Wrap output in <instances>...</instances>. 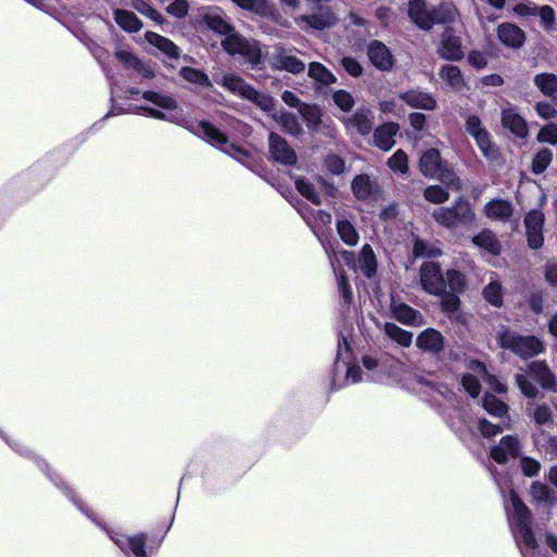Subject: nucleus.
Returning a JSON list of instances; mask_svg holds the SVG:
<instances>
[{
  "mask_svg": "<svg viewBox=\"0 0 557 557\" xmlns=\"http://www.w3.org/2000/svg\"><path fill=\"white\" fill-rule=\"evenodd\" d=\"M408 14L411 21L421 29H430L433 26V10H429L423 0H410Z\"/></svg>",
  "mask_w": 557,
  "mask_h": 557,
  "instance_id": "obj_21",
  "label": "nucleus"
},
{
  "mask_svg": "<svg viewBox=\"0 0 557 557\" xmlns=\"http://www.w3.org/2000/svg\"><path fill=\"white\" fill-rule=\"evenodd\" d=\"M419 278L425 293L440 296L445 292L446 281L440 264L433 261L423 262L419 270Z\"/></svg>",
  "mask_w": 557,
  "mask_h": 557,
  "instance_id": "obj_9",
  "label": "nucleus"
},
{
  "mask_svg": "<svg viewBox=\"0 0 557 557\" xmlns=\"http://www.w3.org/2000/svg\"><path fill=\"white\" fill-rule=\"evenodd\" d=\"M334 103L345 112L352 109L355 104L354 97L346 90L339 89L333 94Z\"/></svg>",
  "mask_w": 557,
  "mask_h": 557,
  "instance_id": "obj_56",
  "label": "nucleus"
},
{
  "mask_svg": "<svg viewBox=\"0 0 557 557\" xmlns=\"http://www.w3.org/2000/svg\"><path fill=\"white\" fill-rule=\"evenodd\" d=\"M215 83L224 87L231 94L251 101L263 111H271L274 107L272 97L256 90L251 85L246 83L244 78L236 74H224L215 78Z\"/></svg>",
  "mask_w": 557,
  "mask_h": 557,
  "instance_id": "obj_2",
  "label": "nucleus"
},
{
  "mask_svg": "<svg viewBox=\"0 0 557 557\" xmlns=\"http://www.w3.org/2000/svg\"><path fill=\"white\" fill-rule=\"evenodd\" d=\"M502 125L517 137L525 138L528 136L524 119L510 104L502 109Z\"/></svg>",
  "mask_w": 557,
  "mask_h": 557,
  "instance_id": "obj_20",
  "label": "nucleus"
},
{
  "mask_svg": "<svg viewBox=\"0 0 557 557\" xmlns=\"http://www.w3.org/2000/svg\"><path fill=\"white\" fill-rule=\"evenodd\" d=\"M544 220V213L536 209L529 211L524 218L528 245L531 249H539L543 245Z\"/></svg>",
  "mask_w": 557,
  "mask_h": 557,
  "instance_id": "obj_12",
  "label": "nucleus"
},
{
  "mask_svg": "<svg viewBox=\"0 0 557 557\" xmlns=\"http://www.w3.org/2000/svg\"><path fill=\"white\" fill-rule=\"evenodd\" d=\"M351 189L358 199H367L372 190L370 177L364 174L356 176L351 183Z\"/></svg>",
  "mask_w": 557,
  "mask_h": 557,
  "instance_id": "obj_46",
  "label": "nucleus"
},
{
  "mask_svg": "<svg viewBox=\"0 0 557 557\" xmlns=\"http://www.w3.org/2000/svg\"><path fill=\"white\" fill-rule=\"evenodd\" d=\"M143 97L145 100L160 108L140 107L139 110L144 111L148 116L183 126L248 169H252V159L246 150L230 143L226 135L211 123L207 121L190 122L185 119L173 97L156 91H145Z\"/></svg>",
  "mask_w": 557,
  "mask_h": 557,
  "instance_id": "obj_1",
  "label": "nucleus"
},
{
  "mask_svg": "<svg viewBox=\"0 0 557 557\" xmlns=\"http://www.w3.org/2000/svg\"><path fill=\"white\" fill-rule=\"evenodd\" d=\"M132 7L141 15L152 20L158 24H162L164 22V18L161 15V13H159L145 0H133Z\"/></svg>",
  "mask_w": 557,
  "mask_h": 557,
  "instance_id": "obj_50",
  "label": "nucleus"
},
{
  "mask_svg": "<svg viewBox=\"0 0 557 557\" xmlns=\"http://www.w3.org/2000/svg\"><path fill=\"white\" fill-rule=\"evenodd\" d=\"M387 165L394 172L406 174L408 172V157L407 153L398 149L387 161Z\"/></svg>",
  "mask_w": 557,
  "mask_h": 557,
  "instance_id": "obj_51",
  "label": "nucleus"
},
{
  "mask_svg": "<svg viewBox=\"0 0 557 557\" xmlns=\"http://www.w3.org/2000/svg\"><path fill=\"white\" fill-rule=\"evenodd\" d=\"M434 178L454 189H460L462 187L461 180L446 162L442 168H440V171Z\"/></svg>",
  "mask_w": 557,
  "mask_h": 557,
  "instance_id": "obj_45",
  "label": "nucleus"
},
{
  "mask_svg": "<svg viewBox=\"0 0 557 557\" xmlns=\"http://www.w3.org/2000/svg\"><path fill=\"white\" fill-rule=\"evenodd\" d=\"M399 97L408 106L416 109L433 110L436 106V101L433 96L420 89L408 90L400 94Z\"/></svg>",
  "mask_w": 557,
  "mask_h": 557,
  "instance_id": "obj_24",
  "label": "nucleus"
},
{
  "mask_svg": "<svg viewBox=\"0 0 557 557\" xmlns=\"http://www.w3.org/2000/svg\"><path fill=\"white\" fill-rule=\"evenodd\" d=\"M484 298L491 305L500 307L503 305L502 286L497 280L491 277V282L483 290Z\"/></svg>",
  "mask_w": 557,
  "mask_h": 557,
  "instance_id": "obj_48",
  "label": "nucleus"
},
{
  "mask_svg": "<svg viewBox=\"0 0 557 557\" xmlns=\"http://www.w3.org/2000/svg\"><path fill=\"white\" fill-rule=\"evenodd\" d=\"M295 185L297 190L309 201L314 205L321 203L320 194L315 190L314 186L309 181L305 178H297Z\"/></svg>",
  "mask_w": 557,
  "mask_h": 557,
  "instance_id": "obj_49",
  "label": "nucleus"
},
{
  "mask_svg": "<svg viewBox=\"0 0 557 557\" xmlns=\"http://www.w3.org/2000/svg\"><path fill=\"white\" fill-rule=\"evenodd\" d=\"M528 373L535 379L544 389L556 392L555 375L544 361H533L528 366Z\"/></svg>",
  "mask_w": 557,
  "mask_h": 557,
  "instance_id": "obj_22",
  "label": "nucleus"
},
{
  "mask_svg": "<svg viewBox=\"0 0 557 557\" xmlns=\"http://www.w3.org/2000/svg\"><path fill=\"white\" fill-rule=\"evenodd\" d=\"M498 342L503 348L510 349L521 358H532L545 350V344L536 336L518 335L508 329L498 333Z\"/></svg>",
  "mask_w": 557,
  "mask_h": 557,
  "instance_id": "obj_3",
  "label": "nucleus"
},
{
  "mask_svg": "<svg viewBox=\"0 0 557 557\" xmlns=\"http://www.w3.org/2000/svg\"><path fill=\"white\" fill-rule=\"evenodd\" d=\"M413 255L417 258H435L442 255V250L436 244L416 238L413 244Z\"/></svg>",
  "mask_w": 557,
  "mask_h": 557,
  "instance_id": "obj_42",
  "label": "nucleus"
},
{
  "mask_svg": "<svg viewBox=\"0 0 557 557\" xmlns=\"http://www.w3.org/2000/svg\"><path fill=\"white\" fill-rule=\"evenodd\" d=\"M107 533L125 554L132 553L135 557H147L146 536L144 534L127 536L114 530H107Z\"/></svg>",
  "mask_w": 557,
  "mask_h": 557,
  "instance_id": "obj_11",
  "label": "nucleus"
},
{
  "mask_svg": "<svg viewBox=\"0 0 557 557\" xmlns=\"http://www.w3.org/2000/svg\"><path fill=\"white\" fill-rule=\"evenodd\" d=\"M449 292L459 293L465 286V275L457 270H448L444 276Z\"/></svg>",
  "mask_w": 557,
  "mask_h": 557,
  "instance_id": "obj_54",
  "label": "nucleus"
},
{
  "mask_svg": "<svg viewBox=\"0 0 557 557\" xmlns=\"http://www.w3.org/2000/svg\"><path fill=\"white\" fill-rule=\"evenodd\" d=\"M469 373L462 377V386L472 397H476L481 391L480 381L490 385L497 393H505L506 386L498 379L486 371L485 366L476 360L468 363Z\"/></svg>",
  "mask_w": 557,
  "mask_h": 557,
  "instance_id": "obj_5",
  "label": "nucleus"
},
{
  "mask_svg": "<svg viewBox=\"0 0 557 557\" xmlns=\"http://www.w3.org/2000/svg\"><path fill=\"white\" fill-rule=\"evenodd\" d=\"M516 383L521 391V393L528 398L536 397L539 389L537 387L529 380L528 375L518 373L516 374Z\"/></svg>",
  "mask_w": 557,
  "mask_h": 557,
  "instance_id": "obj_55",
  "label": "nucleus"
},
{
  "mask_svg": "<svg viewBox=\"0 0 557 557\" xmlns=\"http://www.w3.org/2000/svg\"><path fill=\"white\" fill-rule=\"evenodd\" d=\"M441 296H442L441 307H442L443 311H445L447 313H451L458 309L460 300H459V297L457 296V293L443 292V294Z\"/></svg>",
  "mask_w": 557,
  "mask_h": 557,
  "instance_id": "obj_58",
  "label": "nucleus"
},
{
  "mask_svg": "<svg viewBox=\"0 0 557 557\" xmlns=\"http://www.w3.org/2000/svg\"><path fill=\"white\" fill-rule=\"evenodd\" d=\"M114 21L122 29L128 33H137L143 27V23L137 15L127 10L116 9L114 11Z\"/></svg>",
  "mask_w": 557,
  "mask_h": 557,
  "instance_id": "obj_32",
  "label": "nucleus"
},
{
  "mask_svg": "<svg viewBox=\"0 0 557 557\" xmlns=\"http://www.w3.org/2000/svg\"><path fill=\"white\" fill-rule=\"evenodd\" d=\"M473 244L493 256H498L502 250V245L496 238L495 234L490 230H484L472 239Z\"/></svg>",
  "mask_w": 557,
  "mask_h": 557,
  "instance_id": "obj_33",
  "label": "nucleus"
},
{
  "mask_svg": "<svg viewBox=\"0 0 557 557\" xmlns=\"http://www.w3.org/2000/svg\"><path fill=\"white\" fill-rule=\"evenodd\" d=\"M552 159H553V152L550 149H547V148L541 149L533 159V163H532L533 172L536 174L543 173L550 164Z\"/></svg>",
  "mask_w": 557,
  "mask_h": 557,
  "instance_id": "obj_52",
  "label": "nucleus"
},
{
  "mask_svg": "<svg viewBox=\"0 0 557 557\" xmlns=\"http://www.w3.org/2000/svg\"><path fill=\"white\" fill-rule=\"evenodd\" d=\"M188 3L186 0H173L168 7L166 12L177 18L185 17L188 14Z\"/></svg>",
  "mask_w": 557,
  "mask_h": 557,
  "instance_id": "obj_62",
  "label": "nucleus"
},
{
  "mask_svg": "<svg viewBox=\"0 0 557 557\" xmlns=\"http://www.w3.org/2000/svg\"><path fill=\"white\" fill-rule=\"evenodd\" d=\"M343 373L346 383H359L362 381L360 367L350 364V347L346 338L338 342L337 358L335 361V374Z\"/></svg>",
  "mask_w": 557,
  "mask_h": 557,
  "instance_id": "obj_10",
  "label": "nucleus"
},
{
  "mask_svg": "<svg viewBox=\"0 0 557 557\" xmlns=\"http://www.w3.org/2000/svg\"><path fill=\"white\" fill-rule=\"evenodd\" d=\"M424 197L432 203H443L448 200L449 193L438 185H432L425 188Z\"/></svg>",
  "mask_w": 557,
  "mask_h": 557,
  "instance_id": "obj_53",
  "label": "nucleus"
},
{
  "mask_svg": "<svg viewBox=\"0 0 557 557\" xmlns=\"http://www.w3.org/2000/svg\"><path fill=\"white\" fill-rule=\"evenodd\" d=\"M337 233L341 239L348 246H356L359 242V235L355 226L347 220L337 222Z\"/></svg>",
  "mask_w": 557,
  "mask_h": 557,
  "instance_id": "obj_44",
  "label": "nucleus"
},
{
  "mask_svg": "<svg viewBox=\"0 0 557 557\" xmlns=\"http://www.w3.org/2000/svg\"><path fill=\"white\" fill-rule=\"evenodd\" d=\"M465 127L467 133L475 140L483 156L488 160H495L498 152L491 141V135L483 126L481 119L475 114H468L466 116Z\"/></svg>",
  "mask_w": 557,
  "mask_h": 557,
  "instance_id": "obj_8",
  "label": "nucleus"
},
{
  "mask_svg": "<svg viewBox=\"0 0 557 557\" xmlns=\"http://www.w3.org/2000/svg\"><path fill=\"white\" fill-rule=\"evenodd\" d=\"M539 141L550 145L557 144V125L549 123L541 128L537 135Z\"/></svg>",
  "mask_w": 557,
  "mask_h": 557,
  "instance_id": "obj_61",
  "label": "nucleus"
},
{
  "mask_svg": "<svg viewBox=\"0 0 557 557\" xmlns=\"http://www.w3.org/2000/svg\"><path fill=\"white\" fill-rule=\"evenodd\" d=\"M368 57L371 63L381 71H389L394 65V58L389 49L379 40H372L369 44Z\"/></svg>",
  "mask_w": 557,
  "mask_h": 557,
  "instance_id": "obj_19",
  "label": "nucleus"
},
{
  "mask_svg": "<svg viewBox=\"0 0 557 557\" xmlns=\"http://www.w3.org/2000/svg\"><path fill=\"white\" fill-rule=\"evenodd\" d=\"M207 26L216 34L228 36L233 30V26L225 21L220 14H207L205 16Z\"/></svg>",
  "mask_w": 557,
  "mask_h": 557,
  "instance_id": "obj_41",
  "label": "nucleus"
},
{
  "mask_svg": "<svg viewBox=\"0 0 557 557\" xmlns=\"http://www.w3.org/2000/svg\"><path fill=\"white\" fill-rule=\"evenodd\" d=\"M479 431L484 437H492L497 434H499L503 429H506L504 426V423L502 425L493 424L486 419H481L478 424Z\"/></svg>",
  "mask_w": 557,
  "mask_h": 557,
  "instance_id": "obj_63",
  "label": "nucleus"
},
{
  "mask_svg": "<svg viewBox=\"0 0 557 557\" xmlns=\"http://www.w3.org/2000/svg\"><path fill=\"white\" fill-rule=\"evenodd\" d=\"M236 5L244 10L265 16L272 13L271 5L265 0H232Z\"/></svg>",
  "mask_w": 557,
  "mask_h": 557,
  "instance_id": "obj_43",
  "label": "nucleus"
},
{
  "mask_svg": "<svg viewBox=\"0 0 557 557\" xmlns=\"http://www.w3.org/2000/svg\"><path fill=\"white\" fill-rule=\"evenodd\" d=\"M483 408L492 416L504 419V426L510 429L508 406L495 395L486 393L482 399Z\"/></svg>",
  "mask_w": 557,
  "mask_h": 557,
  "instance_id": "obj_31",
  "label": "nucleus"
},
{
  "mask_svg": "<svg viewBox=\"0 0 557 557\" xmlns=\"http://www.w3.org/2000/svg\"><path fill=\"white\" fill-rule=\"evenodd\" d=\"M521 445L516 435H506L502 437L498 445L492 447L491 458L498 463H505L511 458L520 455Z\"/></svg>",
  "mask_w": 557,
  "mask_h": 557,
  "instance_id": "obj_17",
  "label": "nucleus"
},
{
  "mask_svg": "<svg viewBox=\"0 0 557 557\" xmlns=\"http://www.w3.org/2000/svg\"><path fill=\"white\" fill-rule=\"evenodd\" d=\"M308 75L320 86H330L336 82L335 75L319 62L309 64Z\"/></svg>",
  "mask_w": 557,
  "mask_h": 557,
  "instance_id": "obj_34",
  "label": "nucleus"
},
{
  "mask_svg": "<svg viewBox=\"0 0 557 557\" xmlns=\"http://www.w3.org/2000/svg\"><path fill=\"white\" fill-rule=\"evenodd\" d=\"M444 163L437 149H429L421 156L419 168L424 176L434 178Z\"/></svg>",
  "mask_w": 557,
  "mask_h": 557,
  "instance_id": "obj_28",
  "label": "nucleus"
},
{
  "mask_svg": "<svg viewBox=\"0 0 557 557\" xmlns=\"http://www.w3.org/2000/svg\"><path fill=\"white\" fill-rule=\"evenodd\" d=\"M146 40L170 59L177 60L181 55L180 48L169 38L153 32L145 34Z\"/></svg>",
  "mask_w": 557,
  "mask_h": 557,
  "instance_id": "obj_27",
  "label": "nucleus"
},
{
  "mask_svg": "<svg viewBox=\"0 0 557 557\" xmlns=\"http://www.w3.org/2000/svg\"><path fill=\"white\" fill-rule=\"evenodd\" d=\"M497 36L502 44L515 49L521 47L525 39L523 30L511 23L500 24L497 28Z\"/></svg>",
  "mask_w": 557,
  "mask_h": 557,
  "instance_id": "obj_23",
  "label": "nucleus"
},
{
  "mask_svg": "<svg viewBox=\"0 0 557 557\" xmlns=\"http://www.w3.org/2000/svg\"><path fill=\"white\" fill-rule=\"evenodd\" d=\"M222 46L230 54L242 55L253 66L260 63L261 50L258 42L246 39L235 30L222 40Z\"/></svg>",
  "mask_w": 557,
  "mask_h": 557,
  "instance_id": "obj_6",
  "label": "nucleus"
},
{
  "mask_svg": "<svg viewBox=\"0 0 557 557\" xmlns=\"http://www.w3.org/2000/svg\"><path fill=\"white\" fill-rule=\"evenodd\" d=\"M269 148L271 157L276 161L285 165H293L297 161V156L294 149L287 144V141L275 133H271L269 136Z\"/></svg>",
  "mask_w": 557,
  "mask_h": 557,
  "instance_id": "obj_16",
  "label": "nucleus"
},
{
  "mask_svg": "<svg viewBox=\"0 0 557 557\" xmlns=\"http://www.w3.org/2000/svg\"><path fill=\"white\" fill-rule=\"evenodd\" d=\"M544 29L552 30L555 27V12L549 5H542L537 8V14Z\"/></svg>",
  "mask_w": 557,
  "mask_h": 557,
  "instance_id": "obj_57",
  "label": "nucleus"
},
{
  "mask_svg": "<svg viewBox=\"0 0 557 557\" xmlns=\"http://www.w3.org/2000/svg\"><path fill=\"white\" fill-rule=\"evenodd\" d=\"M535 85L540 90L557 100V77L553 74H539L534 77Z\"/></svg>",
  "mask_w": 557,
  "mask_h": 557,
  "instance_id": "obj_40",
  "label": "nucleus"
},
{
  "mask_svg": "<svg viewBox=\"0 0 557 557\" xmlns=\"http://www.w3.org/2000/svg\"><path fill=\"white\" fill-rule=\"evenodd\" d=\"M181 76L193 84H197L199 86L209 87L211 86L210 79L202 71L189 66H184L181 69Z\"/></svg>",
  "mask_w": 557,
  "mask_h": 557,
  "instance_id": "obj_47",
  "label": "nucleus"
},
{
  "mask_svg": "<svg viewBox=\"0 0 557 557\" xmlns=\"http://www.w3.org/2000/svg\"><path fill=\"white\" fill-rule=\"evenodd\" d=\"M416 344L422 350L438 352L444 348V337L441 332L430 327L418 335Z\"/></svg>",
  "mask_w": 557,
  "mask_h": 557,
  "instance_id": "obj_26",
  "label": "nucleus"
},
{
  "mask_svg": "<svg viewBox=\"0 0 557 557\" xmlns=\"http://www.w3.org/2000/svg\"><path fill=\"white\" fill-rule=\"evenodd\" d=\"M458 16V10L453 3H442L433 9L432 20L435 23H453Z\"/></svg>",
  "mask_w": 557,
  "mask_h": 557,
  "instance_id": "obj_39",
  "label": "nucleus"
},
{
  "mask_svg": "<svg viewBox=\"0 0 557 557\" xmlns=\"http://www.w3.org/2000/svg\"><path fill=\"white\" fill-rule=\"evenodd\" d=\"M438 54L441 58L450 61H458L463 58L461 38L456 36L451 29H446L443 33Z\"/></svg>",
  "mask_w": 557,
  "mask_h": 557,
  "instance_id": "obj_18",
  "label": "nucleus"
},
{
  "mask_svg": "<svg viewBox=\"0 0 557 557\" xmlns=\"http://www.w3.org/2000/svg\"><path fill=\"white\" fill-rule=\"evenodd\" d=\"M373 113L369 109H360L346 121L349 129H355L360 135H368L373 127Z\"/></svg>",
  "mask_w": 557,
  "mask_h": 557,
  "instance_id": "obj_29",
  "label": "nucleus"
},
{
  "mask_svg": "<svg viewBox=\"0 0 557 557\" xmlns=\"http://www.w3.org/2000/svg\"><path fill=\"white\" fill-rule=\"evenodd\" d=\"M521 470L527 476H534L541 469V463L530 457H522L520 460Z\"/></svg>",
  "mask_w": 557,
  "mask_h": 557,
  "instance_id": "obj_64",
  "label": "nucleus"
},
{
  "mask_svg": "<svg viewBox=\"0 0 557 557\" xmlns=\"http://www.w3.org/2000/svg\"><path fill=\"white\" fill-rule=\"evenodd\" d=\"M324 165L326 170L334 175H339L345 171V161L336 154L327 156Z\"/></svg>",
  "mask_w": 557,
  "mask_h": 557,
  "instance_id": "obj_60",
  "label": "nucleus"
},
{
  "mask_svg": "<svg viewBox=\"0 0 557 557\" xmlns=\"http://www.w3.org/2000/svg\"><path fill=\"white\" fill-rule=\"evenodd\" d=\"M269 64L273 70L286 71L292 74L301 73L306 69L305 63L300 59L289 54L282 47H276L274 51L269 54Z\"/></svg>",
  "mask_w": 557,
  "mask_h": 557,
  "instance_id": "obj_13",
  "label": "nucleus"
},
{
  "mask_svg": "<svg viewBox=\"0 0 557 557\" xmlns=\"http://www.w3.org/2000/svg\"><path fill=\"white\" fill-rule=\"evenodd\" d=\"M396 362L392 359L380 360L374 356L366 355L362 357V366L366 369L362 380L386 384L396 376Z\"/></svg>",
  "mask_w": 557,
  "mask_h": 557,
  "instance_id": "obj_7",
  "label": "nucleus"
},
{
  "mask_svg": "<svg viewBox=\"0 0 557 557\" xmlns=\"http://www.w3.org/2000/svg\"><path fill=\"white\" fill-rule=\"evenodd\" d=\"M337 18L329 8H319L310 15H301L296 18L297 25L302 29L323 30L335 25Z\"/></svg>",
  "mask_w": 557,
  "mask_h": 557,
  "instance_id": "obj_14",
  "label": "nucleus"
},
{
  "mask_svg": "<svg viewBox=\"0 0 557 557\" xmlns=\"http://www.w3.org/2000/svg\"><path fill=\"white\" fill-rule=\"evenodd\" d=\"M325 251L329 256L331 267H332L335 275L337 276V285H338L339 294L345 302H350L352 300V292L348 284L347 277L342 273V271L336 265V263H338V260L336 259L335 255H331L326 248H325Z\"/></svg>",
  "mask_w": 557,
  "mask_h": 557,
  "instance_id": "obj_36",
  "label": "nucleus"
},
{
  "mask_svg": "<svg viewBox=\"0 0 557 557\" xmlns=\"http://www.w3.org/2000/svg\"><path fill=\"white\" fill-rule=\"evenodd\" d=\"M384 332L392 341L400 345L401 347H409L412 344L413 335L411 332L401 329L392 322L384 324Z\"/></svg>",
  "mask_w": 557,
  "mask_h": 557,
  "instance_id": "obj_35",
  "label": "nucleus"
},
{
  "mask_svg": "<svg viewBox=\"0 0 557 557\" xmlns=\"http://www.w3.org/2000/svg\"><path fill=\"white\" fill-rule=\"evenodd\" d=\"M359 268L367 277H372L376 272V259L370 245H364L359 256Z\"/></svg>",
  "mask_w": 557,
  "mask_h": 557,
  "instance_id": "obj_38",
  "label": "nucleus"
},
{
  "mask_svg": "<svg viewBox=\"0 0 557 557\" xmlns=\"http://www.w3.org/2000/svg\"><path fill=\"white\" fill-rule=\"evenodd\" d=\"M533 419L539 425H547L552 423L553 416L549 407L546 405L536 406L533 411Z\"/></svg>",
  "mask_w": 557,
  "mask_h": 557,
  "instance_id": "obj_59",
  "label": "nucleus"
},
{
  "mask_svg": "<svg viewBox=\"0 0 557 557\" xmlns=\"http://www.w3.org/2000/svg\"><path fill=\"white\" fill-rule=\"evenodd\" d=\"M399 125L394 122L385 123L374 131V144L377 148L387 151L395 145V136Z\"/></svg>",
  "mask_w": 557,
  "mask_h": 557,
  "instance_id": "obj_25",
  "label": "nucleus"
},
{
  "mask_svg": "<svg viewBox=\"0 0 557 557\" xmlns=\"http://www.w3.org/2000/svg\"><path fill=\"white\" fill-rule=\"evenodd\" d=\"M440 76L454 90H461L466 85L461 71L456 65H444L440 71Z\"/></svg>",
  "mask_w": 557,
  "mask_h": 557,
  "instance_id": "obj_37",
  "label": "nucleus"
},
{
  "mask_svg": "<svg viewBox=\"0 0 557 557\" xmlns=\"http://www.w3.org/2000/svg\"><path fill=\"white\" fill-rule=\"evenodd\" d=\"M484 212L492 220L505 222L511 216L513 208L507 200L493 199L485 205Z\"/></svg>",
  "mask_w": 557,
  "mask_h": 557,
  "instance_id": "obj_30",
  "label": "nucleus"
},
{
  "mask_svg": "<svg viewBox=\"0 0 557 557\" xmlns=\"http://www.w3.org/2000/svg\"><path fill=\"white\" fill-rule=\"evenodd\" d=\"M389 308L393 318L401 324L416 327L425 324L423 315L418 310L394 297L391 300Z\"/></svg>",
  "mask_w": 557,
  "mask_h": 557,
  "instance_id": "obj_15",
  "label": "nucleus"
},
{
  "mask_svg": "<svg viewBox=\"0 0 557 557\" xmlns=\"http://www.w3.org/2000/svg\"><path fill=\"white\" fill-rule=\"evenodd\" d=\"M433 219L442 226L455 228L472 223L474 213L470 203L459 198L451 207H441L433 211Z\"/></svg>",
  "mask_w": 557,
  "mask_h": 557,
  "instance_id": "obj_4",
  "label": "nucleus"
}]
</instances>
